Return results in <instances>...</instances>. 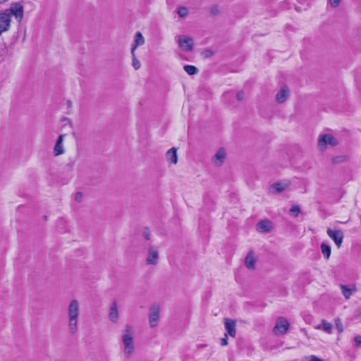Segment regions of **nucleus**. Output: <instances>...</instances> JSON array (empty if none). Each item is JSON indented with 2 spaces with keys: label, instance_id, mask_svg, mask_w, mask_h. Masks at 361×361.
Listing matches in <instances>:
<instances>
[{
  "label": "nucleus",
  "instance_id": "nucleus-29",
  "mask_svg": "<svg viewBox=\"0 0 361 361\" xmlns=\"http://www.w3.org/2000/svg\"><path fill=\"white\" fill-rule=\"evenodd\" d=\"M304 361H324V360L316 357L315 355H310V356L306 357L304 359Z\"/></svg>",
  "mask_w": 361,
  "mask_h": 361
},
{
  "label": "nucleus",
  "instance_id": "nucleus-6",
  "mask_svg": "<svg viewBox=\"0 0 361 361\" xmlns=\"http://www.w3.org/2000/svg\"><path fill=\"white\" fill-rule=\"evenodd\" d=\"M11 22V14L6 12L0 13V35L9 29Z\"/></svg>",
  "mask_w": 361,
  "mask_h": 361
},
{
  "label": "nucleus",
  "instance_id": "nucleus-28",
  "mask_svg": "<svg viewBox=\"0 0 361 361\" xmlns=\"http://www.w3.org/2000/svg\"><path fill=\"white\" fill-rule=\"evenodd\" d=\"M133 66L135 70H137L140 67V61L135 58V55H133Z\"/></svg>",
  "mask_w": 361,
  "mask_h": 361
},
{
  "label": "nucleus",
  "instance_id": "nucleus-9",
  "mask_svg": "<svg viewBox=\"0 0 361 361\" xmlns=\"http://www.w3.org/2000/svg\"><path fill=\"white\" fill-rule=\"evenodd\" d=\"M179 47L185 51H190L193 48V40L190 37L180 36L178 40Z\"/></svg>",
  "mask_w": 361,
  "mask_h": 361
},
{
  "label": "nucleus",
  "instance_id": "nucleus-33",
  "mask_svg": "<svg viewBox=\"0 0 361 361\" xmlns=\"http://www.w3.org/2000/svg\"><path fill=\"white\" fill-rule=\"evenodd\" d=\"M219 12V9L218 8L217 6H214L212 8H211V13L212 15L215 16Z\"/></svg>",
  "mask_w": 361,
  "mask_h": 361
},
{
  "label": "nucleus",
  "instance_id": "nucleus-36",
  "mask_svg": "<svg viewBox=\"0 0 361 361\" xmlns=\"http://www.w3.org/2000/svg\"><path fill=\"white\" fill-rule=\"evenodd\" d=\"M204 54L206 57H209V56H212L213 52L210 50H206V51H204Z\"/></svg>",
  "mask_w": 361,
  "mask_h": 361
},
{
  "label": "nucleus",
  "instance_id": "nucleus-13",
  "mask_svg": "<svg viewBox=\"0 0 361 361\" xmlns=\"http://www.w3.org/2000/svg\"><path fill=\"white\" fill-rule=\"evenodd\" d=\"M271 228V224L268 220H263L257 224V230L259 232H267Z\"/></svg>",
  "mask_w": 361,
  "mask_h": 361
},
{
  "label": "nucleus",
  "instance_id": "nucleus-23",
  "mask_svg": "<svg viewBox=\"0 0 361 361\" xmlns=\"http://www.w3.org/2000/svg\"><path fill=\"white\" fill-rule=\"evenodd\" d=\"M183 68H184L185 71L188 75H190L195 74L197 71V68L192 65H185Z\"/></svg>",
  "mask_w": 361,
  "mask_h": 361
},
{
  "label": "nucleus",
  "instance_id": "nucleus-41",
  "mask_svg": "<svg viewBox=\"0 0 361 361\" xmlns=\"http://www.w3.org/2000/svg\"><path fill=\"white\" fill-rule=\"evenodd\" d=\"M302 331L307 335V331L305 329H302Z\"/></svg>",
  "mask_w": 361,
  "mask_h": 361
},
{
  "label": "nucleus",
  "instance_id": "nucleus-39",
  "mask_svg": "<svg viewBox=\"0 0 361 361\" xmlns=\"http://www.w3.org/2000/svg\"><path fill=\"white\" fill-rule=\"evenodd\" d=\"M7 0H0V4H3L4 2H6Z\"/></svg>",
  "mask_w": 361,
  "mask_h": 361
},
{
  "label": "nucleus",
  "instance_id": "nucleus-19",
  "mask_svg": "<svg viewBox=\"0 0 361 361\" xmlns=\"http://www.w3.org/2000/svg\"><path fill=\"white\" fill-rule=\"evenodd\" d=\"M63 137H64V135H61L59 137L57 142L55 145L54 154L56 156L60 155V154H63V152L62 147L61 146V144L63 141Z\"/></svg>",
  "mask_w": 361,
  "mask_h": 361
},
{
  "label": "nucleus",
  "instance_id": "nucleus-27",
  "mask_svg": "<svg viewBox=\"0 0 361 361\" xmlns=\"http://www.w3.org/2000/svg\"><path fill=\"white\" fill-rule=\"evenodd\" d=\"M300 207L298 205L293 206L290 209V212L293 214L295 216H297L298 214L300 213Z\"/></svg>",
  "mask_w": 361,
  "mask_h": 361
},
{
  "label": "nucleus",
  "instance_id": "nucleus-7",
  "mask_svg": "<svg viewBox=\"0 0 361 361\" xmlns=\"http://www.w3.org/2000/svg\"><path fill=\"white\" fill-rule=\"evenodd\" d=\"M224 324L226 334L231 337L235 338L236 336V322L229 318H224Z\"/></svg>",
  "mask_w": 361,
  "mask_h": 361
},
{
  "label": "nucleus",
  "instance_id": "nucleus-30",
  "mask_svg": "<svg viewBox=\"0 0 361 361\" xmlns=\"http://www.w3.org/2000/svg\"><path fill=\"white\" fill-rule=\"evenodd\" d=\"M345 160H346V157H335L332 158V162L334 164H336L338 162L343 161H345Z\"/></svg>",
  "mask_w": 361,
  "mask_h": 361
},
{
  "label": "nucleus",
  "instance_id": "nucleus-4",
  "mask_svg": "<svg viewBox=\"0 0 361 361\" xmlns=\"http://www.w3.org/2000/svg\"><path fill=\"white\" fill-rule=\"evenodd\" d=\"M160 307L157 304H154L150 307L149 314V322L152 328L157 326L159 321Z\"/></svg>",
  "mask_w": 361,
  "mask_h": 361
},
{
  "label": "nucleus",
  "instance_id": "nucleus-21",
  "mask_svg": "<svg viewBox=\"0 0 361 361\" xmlns=\"http://www.w3.org/2000/svg\"><path fill=\"white\" fill-rule=\"evenodd\" d=\"M289 185H290L289 183H283L279 182V183H276L274 185H272L271 186V188L274 189L276 190V192H280L283 191V190H285L286 188H287L289 186Z\"/></svg>",
  "mask_w": 361,
  "mask_h": 361
},
{
  "label": "nucleus",
  "instance_id": "nucleus-24",
  "mask_svg": "<svg viewBox=\"0 0 361 361\" xmlns=\"http://www.w3.org/2000/svg\"><path fill=\"white\" fill-rule=\"evenodd\" d=\"M341 288L343 293H350L351 292L357 290L355 286H353L351 288H348L347 286L342 285Z\"/></svg>",
  "mask_w": 361,
  "mask_h": 361
},
{
  "label": "nucleus",
  "instance_id": "nucleus-37",
  "mask_svg": "<svg viewBox=\"0 0 361 361\" xmlns=\"http://www.w3.org/2000/svg\"><path fill=\"white\" fill-rule=\"evenodd\" d=\"M236 97H237V99H238V100H242V99H243V92H238L237 93Z\"/></svg>",
  "mask_w": 361,
  "mask_h": 361
},
{
  "label": "nucleus",
  "instance_id": "nucleus-16",
  "mask_svg": "<svg viewBox=\"0 0 361 361\" xmlns=\"http://www.w3.org/2000/svg\"><path fill=\"white\" fill-rule=\"evenodd\" d=\"M166 158L169 162L176 164L177 163V149L175 147L171 148L166 153Z\"/></svg>",
  "mask_w": 361,
  "mask_h": 361
},
{
  "label": "nucleus",
  "instance_id": "nucleus-22",
  "mask_svg": "<svg viewBox=\"0 0 361 361\" xmlns=\"http://www.w3.org/2000/svg\"><path fill=\"white\" fill-rule=\"evenodd\" d=\"M321 250H322V252L324 257L326 259H328L330 257L331 253L330 246L324 243H322L321 245Z\"/></svg>",
  "mask_w": 361,
  "mask_h": 361
},
{
  "label": "nucleus",
  "instance_id": "nucleus-26",
  "mask_svg": "<svg viewBox=\"0 0 361 361\" xmlns=\"http://www.w3.org/2000/svg\"><path fill=\"white\" fill-rule=\"evenodd\" d=\"M178 13L180 17H185L188 15V9L184 6H181L178 8Z\"/></svg>",
  "mask_w": 361,
  "mask_h": 361
},
{
  "label": "nucleus",
  "instance_id": "nucleus-17",
  "mask_svg": "<svg viewBox=\"0 0 361 361\" xmlns=\"http://www.w3.org/2000/svg\"><path fill=\"white\" fill-rule=\"evenodd\" d=\"M109 319H111V321L114 322H116L118 319V312L117 310V305L116 302H114L111 305L109 312Z\"/></svg>",
  "mask_w": 361,
  "mask_h": 361
},
{
  "label": "nucleus",
  "instance_id": "nucleus-31",
  "mask_svg": "<svg viewBox=\"0 0 361 361\" xmlns=\"http://www.w3.org/2000/svg\"><path fill=\"white\" fill-rule=\"evenodd\" d=\"M355 345L357 347H361V336L358 335L354 338Z\"/></svg>",
  "mask_w": 361,
  "mask_h": 361
},
{
  "label": "nucleus",
  "instance_id": "nucleus-12",
  "mask_svg": "<svg viewBox=\"0 0 361 361\" xmlns=\"http://www.w3.org/2000/svg\"><path fill=\"white\" fill-rule=\"evenodd\" d=\"M314 328L318 330H322L327 334H331L332 332L331 324L324 319L322 320L321 323L315 326Z\"/></svg>",
  "mask_w": 361,
  "mask_h": 361
},
{
  "label": "nucleus",
  "instance_id": "nucleus-11",
  "mask_svg": "<svg viewBox=\"0 0 361 361\" xmlns=\"http://www.w3.org/2000/svg\"><path fill=\"white\" fill-rule=\"evenodd\" d=\"M256 258L253 251H250L245 258V264L247 269H254L255 267Z\"/></svg>",
  "mask_w": 361,
  "mask_h": 361
},
{
  "label": "nucleus",
  "instance_id": "nucleus-35",
  "mask_svg": "<svg viewBox=\"0 0 361 361\" xmlns=\"http://www.w3.org/2000/svg\"><path fill=\"white\" fill-rule=\"evenodd\" d=\"M82 197V194L81 192H79L75 194V198L76 201L80 202L81 200Z\"/></svg>",
  "mask_w": 361,
  "mask_h": 361
},
{
  "label": "nucleus",
  "instance_id": "nucleus-20",
  "mask_svg": "<svg viewBox=\"0 0 361 361\" xmlns=\"http://www.w3.org/2000/svg\"><path fill=\"white\" fill-rule=\"evenodd\" d=\"M158 259V254L156 250H150L147 259L148 264H156Z\"/></svg>",
  "mask_w": 361,
  "mask_h": 361
},
{
  "label": "nucleus",
  "instance_id": "nucleus-5",
  "mask_svg": "<svg viewBox=\"0 0 361 361\" xmlns=\"http://www.w3.org/2000/svg\"><path fill=\"white\" fill-rule=\"evenodd\" d=\"M336 146L338 144L336 138L330 134H324L321 135L318 141V147L321 150H324L327 145Z\"/></svg>",
  "mask_w": 361,
  "mask_h": 361
},
{
  "label": "nucleus",
  "instance_id": "nucleus-8",
  "mask_svg": "<svg viewBox=\"0 0 361 361\" xmlns=\"http://www.w3.org/2000/svg\"><path fill=\"white\" fill-rule=\"evenodd\" d=\"M327 234L330 238H331L338 247H340L343 240V234L341 231L332 230L331 228L327 229Z\"/></svg>",
  "mask_w": 361,
  "mask_h": 361
},
{
  "label": "nucleus",
  "instance_id": "nucleus-40",
  "mask_svg": "<svg viewBox=\"0 0 361 361\" xmlns=\"http://www.w3.org/2000/svg\"><path fill=\"white\" fill-rule=\"evenodd\" d=\"M345 298H346V299H348V298H349L350 295H345Z\"/></svg>",
  "mask_w": 361,
  "mask_h": 361
},
{
  "label": "nucleus",
  "instance_id": "nucleus-34",
  "mask_svg": "<svg viewBox=\"0 0 361 361\" xmlns=\"http://www.w3.org/2000/svg\"><path fill=\"white\" fill-rule=\"evenodd\" d=\"M329 2L333 7H336L340 3V0H329Z\"/></svg>",
  "mask_w": 361,
  "mask_h": 361
},
{
  "label": "nucleus",
  "instance_id": "nucleus-14",
  "mask_svg": "<svg viewBox=\"0 0 361 361\" xmlns=\"http://www.w3.org/2000/svg\"><path fill=\"white\" fill-rule=\"evenodd\" d=\"M145 43V39L141 32H137L135 37V44L131 49L132 55L134 56V52L138 46L142 45Z\"/></svg>",
  "mask_w": 361,
  "mask_h": 361
},
{
  "label": "nucleus",
  "instance_id": "nucleus-18",
  "mask_svg": "<svg viewBox=\"0 0 361 361\" xmlns=\"http://www.w3.org/2000/svg\"><path fill=\"white\" fill-rule=\"evenodd\" d=\"M226 157V152L225 150L221 148L218 150L216 154H215L214 157V161L215 163H216L217 165H221Z\"/></svg>",
  "mask_w": 361,
  "mask_h": 361
},
{
  "label": "nucleus",
  "instance_id": "nucleus-10",
  "mask_svg": "<svg viewBox=\"0 0 361 361\" xmlns=\"http://www.w3.org/2000/svg\"><path fill=\"white\" fill-rule=\"evenodd\" d=\"M10 11H11V13L9 14H11V16L12 15H13L16 17V18L17 20H18L19 21H20L22 20L23 16V6L20 4H18V3L13 4L11 6Z\"/></svg>",
  "mask_w": 361,
  "mask_h": 361
},
{
  "label": "nucleus",
  "instance_id": "nucleus-32",
  "mask_svg": "<svg viewBox=\"0 0 361 361\" xmlns=\"http://www.w3.org/2000/svg\"><path fill=\"white\" fill-rule=\"evenodd\" d=\"M228 334H225L224 337L221 339V345H228Z\"/></svg>",
  "mask_w": 361,
  "mask_h": 361
},
{
  "label": "nucleus",
  "instance_id": "nucleus-15",
  "mask_svg": "<svg viewBox=\"0 0 361 361\" xmlns=\"http://www.w3.org/2000/svg\"><path fill=\"white\" fill-rule=\"evenodd\" d=\"M288 96V89L286 86L281 88V91L276 96V101L279 103H283Z\"/></svg>",
  "mask_w": 361,
  "mask_h": 361
},
{
  "label": "nucleus",
  "instance_id": "nucleus-38",
  "mask_svg": "<svg viewBox=\"0 0 361 361\" xmlns=\"http://www.w3.org/2000/svg\"><path fill=\"white\" fill-rule=\"evenodd\" d=\"M149 236H150V232H149V229H147V231H145V238L147 240H149Z\"/></svg>",
  "mask_w": 361,
  "mask_h": 361
},
{
  "label": "nucleus",
  "instance_id": "nucleus-1",
  "mask_svg": "<svg viewBox=\"0 0 361 361\" xmlns=\"http://www.w3.org/2000/svg\"><path fill=\"white\" fill-rule=\"evenodd\" d=\"M79 313V302L76 300H73L67 309L68 329L72 335L75 334L78 330Z\"/></svg>",
  "mask_w": 361,
  "mask_h": 361
},
{
  "label": "nucleus",
  "instance_id": "nucleus-3",
  "mask_svg": "<svg viewBox=\"0 0 361 361\" xmlns=\"http://www.w3.org/2000/svg\"><path fill=\"white\" fill-rule=\"evenodd\" d=\"M290 326V323L284 317H279L276 319L273 333L276 336H281L286 334Z\"/></svg>",
  "mask_w": 361,
  "mask_h": 361
},
{
  "label": "nucleus",
  "instance_id": "nucleus-2",
  "mask_svg": "<svg viewBox=\"0 0 361 361\" xmlns=\"http://www.w3.org/2000/svg\"><path fill=\"white\" fill-rule=\"evenodd\" d=\"M122 340L124 345V353L129 357L134 350L133 331L131 328L127 327L123 334Z\"/></svg>",
  "mask_w": 361,
  "mask_h": 361
},
{
  "label": "nucleus",
  "instance_id": "nucleus-25",
  "mask_svg": "<svg viewBox=\"0 0 361 361\" xmlns=\"http://www.w3.org/2000/svg\"><path fill=\"white\" fill-rule=\"evenodd\" d=\"M335 326H336V329L338 330V333L343 332V326L341 321L339 319H336L335 320Z\"/></svg>",
  "mask_w": 361,
  "mask_h": 361
}]
</instances>
